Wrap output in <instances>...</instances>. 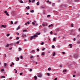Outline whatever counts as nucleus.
Returning a JSON list of instances; mask_svg holds the SVG:
<instances>
[{
	"label": "nucleus",
	"mask_w": 80,
	"mask_h": 80,
	"mask_svg": "<svg viewBox=\"0 0 80 80\" xmlns=\"http://www.w3.org/2000/svg\"><path fill=\"white\" fill-rule=\"evenodd\" d=\"M38 35H40V33L38 32L36 34H34V36H31L30 40H32V39H35L36 37H38Z\"/></svg>",
	"instance_id": "obj_1"
},
{
	"label": "nucleus",
	"mask_w": 80,
	"mask_h": 80,
	"mask_svg": "<svg viewBox=\"0 0 80 80\" xmlns=\"http://www.w3.org/2000/svg\"><path fill=\"white\" fill-rule=\"evenodd\" d=\"M37 75L38 77L39 78H41V77H42V74L41 73H38Z\"/></svg>",
	"instance_id": "obj_2"
},
{
	"label": "nucleus",
	"mask_w": 80,
	"mask_h": 80,
	"mask_svg": "<svg viewBox=\"0 0 80 80\" xmlns=\"http://www.w3.org/2000/svg\"><path fill=\"white\" fill-rule=\"evenodd\" d=\"M4 13L6 14L7 15H8V16H9V14L8 13V12H7V11H5Z\"/></svg>",
	"instance_id": "obj_3"
},
{
	"label": "nucleus",
	"mask_w": 80,
	"mask_h": 80,
	"mask_svg": "<svg viewBox=\"0 0 80 80\" xmlns=\"http://www.w3.org/2000/svg\"><path fill=\"white\" fill-rule=\"evenodd\" d=\"M37 23V22H36V21H34V22H32V24H33V25H35V23Z\"/></svg>",
	"instance_id": "obj_4"
},
{
	"label": "nucleus",
	"mask_w": 80,
	"mask_h": 80,
	"mask_svg": "<svg viewBox=\"0 0 80 80\" xmlns=\"http://www.w3.org/2000/svg\"><path fill=\"white\" fill-rule=\"evenodd\" d=\"M53 26V25L52 24H51L50 25H49L48 26V27L49 28H50V27H52V26Z\"/></svg>",
	"instance_id": "obj_5"
},
{
	"label": "nucleus",
	"mask_w": 80,
	"mask_h": 80,
	"mask_svg": "<svg viewBox=\"0 0 80 80\" xmlns=\"http://www.w3.org/2000/svg\"><path fill=\"white\" fill-rule=\"evenodd\" d=\"M2 27H3L4 28H6V27H7V25H2Z\"/></svg>",
	"instance_id": "obj_6"
},
{
	"label": "nucleus",
	"mask_w": 80,
	"mask_h": 80,
	"mask_svg": "<svg viewBox=\"0 0 80 80\" xmlns=\"http://www.w3.org/2000/svg\"><path fill=\"white\" fill-rule=\"evenodd\" d=\"M40 4V2H38L37 3V5H39Z\"/></svg>",
	"instance_id": "obj_7"
},
{
	"label": "nucleus",
	"mask_w": 80,
	"mask_h": 80,
	"mask_svg": "<svg viewBox=\"0 0 80 80\" xmlns=\"http://www.w3.org/2000/svg\"><path fill=\"white\" fill-rule=\"evenodd\" d=\"M40 44L42 45H43L44 44V42H42L41 43H40Z\"/></svg>",
	"instance_id": "obj_8"
},
{
	"label": "nucleus",
	"mask_w": 80,
	"mask_h": 80,
	"mask_svg": "<svg viewBox=\"0 0 80 80\" xmlns=\"http://www.w3.org/2000/svg\"><path fill=\"white\" fill-rule=\"evenodd\" d=\"M19 2H20V3H23V1H22V0H20Z\"/></svg>",
	"instance_id": "obj_9"
},
{
	"label": "nucleus",
	"mask_w": 80,
	"mask_h": 80,
	"mask_svg": "<svg viewBox=\"0 0 80 80\" xmlns=\"http://www.w3.org/2000/svg\"><path fill=\"white\" fill-rule=\"evenodd\" d=\"M69 46L70 47V48H72V44H69Z\"/></svg>",
	"instance_id": "obj_10"
},
{
	"label": "nucleus",
	"mask_w": 80,
	"mask_h": 80,
	"mask_svg": "<svg viewBox=\"0 0 80 80\" xmlns=\"http://www.w3.org/2000/svg\"><path fill=\"white\" fill-rule=\"evenodd\" d=\"M34 78H35V80H36L37 79V76H35Z\"/></svg>",
	"instance_id": "obj_11"
},
{
	"label": "nucleus",
	"mask_w": 80,
	"mask_h": 80,
	"mask_svg": "<svg viewBox=\"0 0 80 80\" xmlns=\"http://www.w3.org/2000/svg\"><path fill=\"white\" fill-rule=\"evenodd\" d=\"M26 8L27 9H30V7L29 6H28V7H26Z\"/></svg>",
	"instance_id": "obj_12"
},
{
	"label": "nucleus",
	"mask_w": 80,
	"mask_h": 80,
	"mask_svg": "<svg viewBox=\"0 0 80 80\" xmlns=\"http://www.w3.org/2000/svg\"><path fill=\"white\" fill-rule=\"evenodd\" d=\"M31 13H33L34 12V10H32L31 11H30Z\"/></svg>",
	"instance_id": "obj_13"
},
{
	"label": "nucleus",
	"mask_w": 80,
	"mask_h": 80,
	"mask_svg": "<svg viewBox=\"0 0 80 80\" xmlns=\"http://www.w3.org/2000/svg\"><path fill=\"white\" fill-rule=\"evenodd\" d=\"M9 47V44H7L6 46V47Z\"/></svg>",
	"instance_id": "obj_14"
},
{
	"label": "nucleus",
	"mask_w": 80,
	"mask_h": 80,
	"mask_svg": "<svg viewBox=\"0 0 80 80\" xmlns=\"http://www.w3.org/2000/svg\"><path fill=\"white\" fill-rule=\"evenodd\" d=\"M41 55H45V52H43L42 54Z\"/></svg>",
	"instance_id": "obj_15"
},
{
	"label": "nucleus",
	"mask_w": 80,
	"mask_h": 80,
	"mask_svg": "<svg viewBox=\"0 0 80 80\" xmlns=\"http://www.w3.org/2000/svg\"><path fill=\"white\" fill-rule=\"evenodd\" d=\"M18 60H19V58H18L16 59V61H18Z\"/></svg>",
	"instance_id": "obj_16"
},
{
	"label": "nucleus",
	"mask_w": 80,
	"mask_h": 80,
	"mask_svg": "<svg viewBox=\"0 0 80 80\" xmlns=\"http://www.w3.org/2000/svg\"><path fill=\"white\" fill-rule=\"evenodd\" d=\"M63 72H67V70L66 69H65L64 70H63Z\"/></svg>",
	"instance_id": "obj_17"
},
{
	"label": "nucleus",
	"mask_w": 80,
	"mask_h": 80,
	"mask_svg": "<svg viewBox=\"0 0 80 80\" xmlns=\"http://www.w3.org/2000/svg\"><path fill=\"white\" fill-rule=\"evenodd\" d=\"M52 6H53V7H54V6H55V3H53L52 4Z\"/></svg>",
	"instance_id": "obj_18"
},
{
	"label": "nucleus",
	"mask_w": 80,
	"mask_h": 80,
	"mask_svg": "<svg viewBox=\"0 0 80 80\" xmlns=\"http://www.w3.org/2000/svg\"><path fill=\"white\" fill-rule=\"evenodd\" d=\"M55 52H54L53 53V54L52 55V56H55Z\"/></svg>",
	"instance_id": "obj_19"
},
{
	"label": "nucleus",
	"mask_w": 80,
	"mask_h": 80,
	"mask_svg": "<svg viewBox=\"0 0 80 80\" xmlns=\"http://www.w3.org/2000/svg\"><path fill=\"white\" fill-rule=\"evenodd\" d=\"M20 28V27H19L18 28H17L16 30H19V29Z\"/></svg>",
	"instance_id": "obj_20"
},
{
	"label": "nucleus",
	"mask_w": 80,
	"mask_h": 80,
	"mask_svg": "<svg viewBox=\"0 0 80 80\" xmlns=\"http://www.w3.org/2000/svg\"><path fill=\"white\" fill-rule=\"evenodd\" d=\"M24 33H22V37L23 38H24Z\"/></svg>",
	"instance_id": "obj_21"
},
{
	"label": "nucleus",
	"mask_w": 80,
	"mask_h": 80,
	"mask_svg": "<svg viewBox=\"0 0 80 80\" xmlns=\"http://www.w3.org/2000/svg\"><path fill=\"white\" fill-rule=\"evenodd\" d=\"M56 38H54L53 39V41H55L56 40Z\"/></svg>",
	"instance_id": "obj_22"
},
{
	"label": "nucleus",
	"mask_w": 80,
	"mask_h": 80,
	"mask_svg": "<svg viewBox=\"0 0 80 80\" xmlns=\"http://www.w3.org/2000/svg\"><path fill=\"white\" fill-rule=\"evenodd\" d=\"M32 53H35V50H33L32 51Z\"/></svg>",
	"instance_id": "obj_23"
},
{
	"label": "nucleus",
	"mask_w": 80,
	"mask_h": 80,
	"mask_svg": "<svg viewBox=\"0 0 80 80\" xmlns=\"http://www.w3.org/2000/svg\"><path fill=\"white\" fill-rule=\"evenodd\" d=\"M19 51H20L21 50H22V49L20 48H18Z\"/></svg>",
	"instance_id": "obj_24"
},
{
	"label": "nucleus",
	"mask_w": 80,
	"mask_h": 80,
	"mask_svg": "<svg viewBox=\"0 0 80 80\" xmlns=\"http://www.w3.org/2000/svg\"><path fill=\"white\" fill-rule=\"evenodd\" d=\"M48 70H49V71H50V70H51V68H48Z\"/></svg>",
	"instance_id": "obj_25"
},
{
	"label": "nucleus",
	"mask_w": 80,
	"mask_h": 80,
	"mask_svg": "<svg viewBox=\"0 0 80 80\" xmlns=\"http://www.w3.org/2000/svg\"><path fill=\"white\" fill-rule=\"evenodd\" d=\"M23 32H27V30H23Z\"/></svg>",
	"instance_id": "obj_26"
},
{
	"label": "nucleus",
	"mask_w": 80,
	"mask_h": 80,
	"mask_svg": "<svg viewBox=\"0 0 80 80\" xmlns=\"http://www.w3.org/2000/svg\"><path fill=\"white\" fill-rule=\"evenodd\" d=\"M52 48H55V46L54 45L52 46Z\"/></svg>",
	"instance_id": "obj_27"
},
{
	"label": "nucleus",
	"mask_w": 80,
	"mask_h": 80,
	"mask_svg": "<svg viewBox=\"0 0 80 80\" xmlns=\"http://www.w3.org/2000/svg\"><path fill=\"white\" fill-rule=\"evenodd\" d=\"M7 37H9V36H10V34H7Z\"/></svg>",
	"instance_id": "obj_28"
},
{
	"label": "nucleus",
	"mask_w": 80,
	"mask_h": 80,
	"mask_svg": "<svg viewBox=\"0 0 80 80\" xmlns=\"http://www.w3.org/2000/svg\"><path fill=\"white\" fill-rule=\"evenodd\" d=\"M35 0H33L32 1V3H33V2H35Z\"/></svg>",
	"instance_id": "obj_29"
},
{
	"label": "nucleus",
	"mask_w": 80,
	"mask_h": 80,
	"mask_svg": "<svg viewBox=\"0 0 80 80\" xmlns=\"http://www.w3.org/2000/svg\"><path fill=\"white\" fill-rule=\"evenodd\" d=\"M16 39V40H18L19 39V37H17Z\"/></svg>",
	"instance_id": "obj_30"
},
{
	"label": "nucleus",
	"mask_w": 80,
	"mask_h": 80,
	"mask_svg": "<svg viewBox=\"0 0 80 80\" xmlns=\"http://www.w3.org/2000/svg\"><path fill=\"white\" fill-rule=\"evenodd\" d=\"M42 26H43V27H45V25L44 24H42Z\"/></svg>",
	"instance_id": "obj_31"
},
{
	"label": "nucleus",
	"mask_w": 80,
	"mask_h": 80,
	"mask_svg": "<svg viewBox=\"0 0 80 80\" xmlns=\"http://www.w3.org/2000/svg\"><path fill=\"white\" fill-rule=\"evenodd\" d=\"M47 75H48V76H49L50 74H49V73H47Z\"/></svg>",
	"instance_id": "obj_32"
},
{
	"label": "nucleus",
	"mask_w": 80,
	"mask_h": 80,
	"mask_svg": "<svg viewBox=\"0 0 80 80\" xmlns=\"http://www.w3.org/2000/svg\"><path fill=\"white\" fill-rule=\"evenodd\" d=\"M20 58L21 59H22V58H23V57L22 56H21L20 57Z\"/></svg>",
	"instance_id": "obj_33"
},
{
	"label": "nucleus",
	"mask_w": 80,
	"mask_h": 80,
	"mask_svg": "<svg viewBox=\"0 0 80 80\" xmlns=\"http://www.w3.org/2000/svg\"><path fill=\"white\" fill-rule=\"evenodd\" d=\"M1 78H5V76H2L1 77Z\"/></svg>",
	"instance_id": "obj_34"
},
{
	"label": "nucleus",
	"mask_w": 80,
	"mask_h": 80,
	"mask_svg": "<svg viewBox=\"0 0 80 80\" xmlns=\"http://www.w3.org/2000/svg\"><path fill=\"white\" fill-rule=\"evenodd\" d=\"M12 37H11L9 38V39H10V40H11V39H12Z\"/></svg>",
	"instance_id": "obj_35"
},
{
	"label": "nucleus",
	"mask_w": 80,
	"mask_h": 80,
	"mask_svg": "<svg viewBox=\"0 0 80 80\" xmlns=\"http://www.w3.org/2000/svg\"><path fill=\"white\" fill-rule=\"evenodd\" d=\"M2 72H4V69H3L1 70Z\"/></svg>",
	"instance_id": "obj_36"
},
{
	"label": "nucleus",
	"mask_w": 80,
	"mask_h": 80,
	"mask_svg": "<svg viewBox=\"0 0 80 80\" xmlns=\"http://www.w3.org/2000/svg\"><path fill=\"white\" fill-rule=\"evenodd\" d=\"M17 44H18L19 43V41H18L17 42Z\"/></svg>",
	"instance_id": "obj_37"
},
{
	"label": "nucleus",
	"mask_w": 80,
	"mask_h": 80,
	"mask_svg": "<svg viewBox=\"0 0 80 80\" xmlns=\"http://www.w3.org/2000/svg\"><path fill=\"white\" fill-rule=\"evenodd\" d=\"M50 17V15H47V17Z\"/></svg>",
	"instance_id": "obj_38"
},
{
	"label": "nucleus",
	"mask_w": 80,
	"mask_h": 80,
	"mask_svg": "<svg viewBox=\"0 0 80 80\" xmlns=\"http://www.w3.org/2000/svg\"><path fill=\"white\" fill-rule=\"evenodd\" d=\"M48 25V23H46L45 24V26H47Z\"/></svg>",
	"instance_id": "obj_39"
},
{
	"label": "nucleus",
	"mask_w": 80,
	"mask_h": 80,
	"mask_svg": "<svg viewBox=\"0 0 80 80\" xmlns=\"http://www.w3.org/2000/svg\"><path fill=\"white\" fill-rule=\"evenodd\" d=\"M56 30H57V31H59V29H58V28H57V29H56Z\"/></svg>",
	"instance_id": "obj_40"
},
{
	"label": "nucleus",
	"mask_w": 80,
	"mask_h": 80,
	"mask_svg": "<svg viewBox=\"0 0 80 80\" xmlns=\"http://www.w3.org/2000/svg\"><path fill=\"white\" fill-rule=\"evenodd\" d=\"M27 23H28V24L29 25V24H30V22H27Z\"/></svg>",
	"instance_id": "obj_41"
},
{
	"label": "nucleus",
	"mask_w": 80,
	"mask_h": 80,
	"mask_svg": "<svg viewBox=\"0 0 80 80\" xmlns=\"http://www.w3.org/2000/svg\"><path fill=\"white\" fill-rule=\"evenodd\" d=\"M71 26L72 27H73V24H71Z\"/></svg>",
	"instance_id": "obj_42"
},
{
	"label": "nucleus",
	"mask_w": 80,
	"mask_h": 80,
	"mask_svg": "<svg viewBox=\"0 0 80 80\" xmlns=\"http://www.w3.org/2000/svg\"><path fill=\"white\" fill-rule=\"evenodd\" d=\"M17 35H20V33H18V32H17Z\"/></svg>",
	"instance_id": "obj_43"
},
{
	"label": "nucleus",
	"mask_w": 80,
	"mask_h": 80,
	"mask_svg": "<svg viewBox=\"0 0 80 80\" xmlns=\"http://www.w3.org/2000/svg\"><path fill=\"white\" fill-rule=\"evenodd\" d=\"M26 14L27 15H29V13L28 12H27L26 13Z\"/></svg>",
	"instance_id": "obj_44"
},
{
	"label": "nucleus",
	"mask_w": 80,
	"mask_h": 80,
	"mask_svg": "<svg viewBox=\"0 0 80 80\" xmlns=\"http://www.w3.org/2000/svg\"><path fill=\"white\" fill-rule=\"evenodd\" d=\"M30 72H32V69H30Z\"/></svg>",
	"instance_id": "obj_45"
},
{
	"label": "nucleus",
	"mask_w": 80,
	"mask_h": 80,
	"mask_svg": "<svg viewBox=\"0 0 80 80\" xmlns=\"http://www.w3.org/2000/svg\"><path fill=\"white\" fill-rule=\"evenodd\" d=\"M10 23H11V24H13V21H11Z\"/></svg>",
	"instance_id": "obj_46"
},
{
	"label": "nucleus",
	"mask_w": 80,
	"mask_h": 80,
	"mask_svg": "<svg viewBox=\"0 0 80 80\" xmlns=\"http://www.w3.org/2000/svg\"><path fill=\"white\" fill-rule=\"evenodd\" d=\"M45 49V48H43L42 49V51H43V50H44Z\"/></svg>",
	"instance_id": "obj_47"
},
{
	"label": "nucleus",
	"mask_w": 80,
	"mask_h": 80,
	"mask_svg": "<svg viewBox=\"0 0 80 80\" xmlns=\"http://www.w3.org/2000/svg\"><path fill=\"white\" fill-rule=\"evenodd\" d=\"M73 40H74V41H75V40H76V39L75 38H74L73 39Z\"/></svg>",
	"instance_id": "obj_48"
},
{
	"label": "nucleus",
	"mask_w": 80,
	"mask_h": 80,
	"mask_svg": "<svg viewBox=\"0 0 80 80\" xmlns=\"http://www.w3.org/2000/svg\"><path fill=\"white\" fill-rule=\"evenodd\" d=\"M62 53L63 54H65V52H62Z\"/></svg>",
	"instance_id": "obj_49"
},
{
	"label": "nucleus",
	"mask_w": 80,
	"mask_h": 80,
	"mask_svg": "<svg viewBox=\"0 0 80 80\" xmlns=\"http://www.w3.org/2000/svg\"><path fill=\"white\" fill-rule=\"evenodd\" d=\"M29 3H31V1L30 0H29Z\"/></svg>",
	"instance_id": "obj_50"
},
{
	"label": "nucleus",
	"mask_w": 80,
	"mask_h": 80,
	"mask_svg": "<svg viewBox=\"0 0 80 80\" xmlns=\"http://www.w3.org/2000/svg\"><path fill=\"white\" fill-rule=\"evenodd\" d=\"M53 32H52V31H51V32H50V34H52Z\"/></svg>",
	"instance_id": "obj_51"
},
{
	"label": "nucleus",
	"mask_w": 80,
	"mask_h": 80,
	"mask_svg": "<svg viewBox=\"0 0 80 80\" xmlns=\"http://www.w3.org/2000/svg\"><path fill=\"white\" fill-rule=\"evenodd\" d=\"M57 80V78H56L54 79V80Z\"/></svg>",
	"instance_id": "obj_52"
},
{
	"label": "nucleus",
	"mask_w": 80,
	"mask_h": 80,
	"mask_svg": "<svg viewBox=\"0 0 80 80\" xmlns=\"http://www.w3.org/2000/svg\"><path fill=\"white\" fill-rule=\"evenodd\" d=\"M12 65H14V63H13V62H12Z\"/></svg>",
	"instance_id": "obj_53"
},
{
	"label": "nucleus",
	"mask_w": 80,
	"mask_h": 80,
	"mask_svg": "<svg viewBox=\"0 0 80 80\" xmlns=\"http://www.w3.org/2000/svg\"><path fill=\"white\" fill-rule=\"evenodd\" d=\"M12 48H9V50H12Z\"/></svg>",
	"instance_id": "obj_54"
},
{
	"label": "nucleus",
	"mask_w": 80,
	"mask_h": 80,
	"mask_svg": "<svg viewBox=\"0 0 80 80\" xmlns=\"http://www.w3.org/2000/svg\"><path fill=\"white\" fill-rule=\"evenodd\" d=\"M60 67H61H61H62V65H60Z\"/></svg>",
	"instance_id": "obj_55"
},
{
	"label": "nucleus",
	"mask_w": 80,
	"mask_h": 80,
	"mask_svg": "<svg viewBox=\"0 0 80 80\" xmlns=\"http://www.w3.org/2000/svg\"><path fill=\"white\" fill-rule=\"evenodd\" d=\"M73 77H75V75H73Z\"/></svg>",
	"instance_id": "obj_56"
},
{
	"label": "nucleus",
	"mask_w": 80,
	"mask_h": 80,
	"mask_svg": "<svg viewBox=\"0 0 80 80\" xmlns=\"http://www.w3.org/2000/svg\"><path fill=\"white\" fill-rule=\"evenodd\" d=\"M24 37H27V35L25 34H24Z\"/></svg>",
	"instance_id": "obj_57"
},
{
	"label": "nucleus",
	"mask_w": 80,
	"mask_h": 80,
	"mask_svg": "<svg viewBox=\"0 0 80 80\" xmlns=\"http://www.w3.org/2000/svg\"><path fill=\"white\" fill-rule=\"evenodd\" d=\"M37 51H39V49H37Z\"/></svg>",
	"instance_id": "obj_58"
},
{
	"label": "nucleus",
	"mask_w": 80,
	"mask_h": 80,
	"mask_svg": "<svg viewBox=\"0 0 80 80\" xmlns=\"http://www.w3.org/2000/svg\"><path fill=\"white\" fill-rule=\"evenodd\" d=\"M22 73H20V75H22Z\"/></svg>",
	"instance_id": "obj_59"
},
{
	"label": "nucleus",
	"mask_w": 80,
	"mask_h": 80,
	"mask_svg": "<svg viewBox=\"0 0 80 80\" xmlns=\"http://www.w3.org/2000/svg\"><path fill=\"white\" fill-rule=\"evenodd\" d=\"M15 73H17V70L16 71Z\"/></svg>",
	"instance_id": "obj_60"
},
{
	"label": "nucleus",
	"mask_w": 80,
	"mask_h": 80,
	"mask_svg": "<svg viewBox=\"0 0 80 80\" xmlns=\"http://www.w3.org/2000/svg\"><path fill=\"white\" fill-rule=\"evenodd\" d=\"M4 65H5V66H6L7 65V63H5Z\"/></svg>",
	"instance_id": "obj_61"
},
{
	"label": "nucleus",
	"mask_w": 80,
	"mask_h": 80,
	"mask_svg": "<svg viewBox=\"0 0 80 80\" xmlns=\"http://www.w3.org/2000/svg\"><path fill=\"white\" fill-rule=\"evenodd\" d=\"M4 56H5L4 57H5V58L6 57V54H4Z\"/></svg>",
	"instance_id": "obj_62"
},
{
	"label": "nucleus",
	"mask_w": 80,
	"mask_h": 80,
	"mask_svg": "<svg viewBox=\"0 0 80 80\" xmlns=\"http://www.w3.org/2000/svg\"><path fill=\"white\" fill-rule=\"evenodd\" d=\"M78 31H79V32H80V28H79L78 29Z\"/></svg>",
	"instance_id": "obj_63"
},
{
	"label": "nucleus",
	"mask_w": 80,
	"mask_h": 80,
	"mask_svg": "<svg viewBox=\"0 0 80 80\" xmlns=\"http://www.w3.org/2000/svg\"><path fill=\"white\" fill-rule=\"evenodd\" d=\"M13 65L12 64H11L10 65V66H11V67H12Z\"/></svg>",
	"instance_id": "obj_64"
}]
</instances>
